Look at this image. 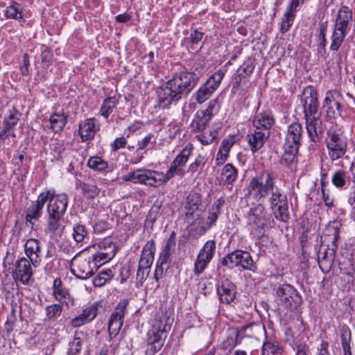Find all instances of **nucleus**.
Returning a JSON list of instances; mask_svg holds the SVG:
<instances>
[{
  "mask_svg": "<svg viewBox=\"0 0 355 355\" xmlns=\"http://www.w3.org/2000/svg\"><path fill=\"white\" fill-rule=\"evenodd\" d=\"M67 119L68 115L62 110L51 113L49 119L51 130L55 133L60 132L64 128Z\"/></svg>",
  "mask_w": 355,
  "mask_h": 355,
  "instance_id": "obj_34",
  "label": "nucleus"
},
{
  "mask_svg": "<svg viewBox=\"0 0 355 355\" xmlns=\"http://www.w3.org/2000/svg\"><path fill=\"white\" fill-rule=\"evenodd\" d=\"M241 343V339L237 336V333H234L232 336H228L225 340L222 343V348L231 352L233 349Z\"/></svg>",
  "mask_w": 355,
  "mask_h": 355,
  "instance_id": "obj_53",
  "label": "nucleus"
},
{
  "mask_svg": "<svg viewBox=\"0 0 355 355\" xmlns=\"http://www.w3.org/2000/svg\"><path fill=\"white\" fill-rule=\"evenodd\" d=\"M125 182L142 184L148 187H157L168 181L163 172L155 170L139 168L129 172L122 178Z\"/></svg>",
  "mask_w": 355,
  "mask_h": 355,
  "instance_id": "obj_7",
  "label": "nucleus"
},
{
  "mask_svg": "<svg viewBox=\"0 0 355 355\" xmlns=\"http://www.w3.org/2000/svg\"><path fill=\"white\" fill-rule=\"evenodd\" d=\"M297 8L288 3L285 12L282 17L280 31L284 33L288 31L292 26L293 21L296 16Z\"/></svg>",
  "mask_w": 355,
  "mask_h": 355,
  "instance_id": "obj_37",
  "label": "nucleus"
},
{
  "mask_svg": "<svg viewBox=\"0 0 355 355\" xmlns=\"http://www.w3.org/2000/svg\"><path fill=\"white\" fill-rule=\"evenodd\" d=\"M25 257H19L14 264L13 277L22 284L29 283L33 275V264Z\"/></svg>",
  "mask_w": 355,
  "mask_h": 355,
  "instance_id": "obj_18",
  "label": "nucleus"
},
{
  "mask_svg": "<svg viewBox=\"0 0 355 355\" xmlns=\"http://www.w3.org/2000/svg\"><path fill=\"white\" fill-rule=\"evenodd\" d=\"M44 195L47 196L46 206L47 214L64 217L69 202V198L64 193H57L55 189L44 190Z\"/></svg>",
  "mask_w": 355,
  "mask_h": 355,
  "instance_id": "obj_14",
  "label": "nucleus"
},
{
  "mask_svg": "<svg viewBox=\"0 0 355 355\" xmlns=\"http://www.w3.org/2000/svg\"><path fill=\"white\" fill-rule=\"evenodd\" d=\"M119 103V98L115 96L105 98L103 101L98 114L102 116L105 119H107L110 115L113 112L114 110L116 107Z\"/></svg>",
  "mask_w": 355,
  "mask_h": 355,
  "instance_id": "obj_38",
  "label": "nucleus"
},
{
  "mask_svg": "<svg viewBox=\"0 0 355 355\" xmlns=\"http://www.w3.org/2000/svg\"><path fill=\"white\" fill-rule=\"evenodd\" d=\"M175 247V234L173 232L168 238L165 246L160 253L159 257L170 260L171 256L173 254Z\"/></svg>",
  "mask_w": 355,
  "mask_h": 355,
  "instance_id": "obj_50",
  "label": "nucleus"
},
{
  "mask_svg": "<svg viewBox=\"0 0 355 355\" xmlns=\"http://www.w3.org/2000/svg\"><path fill=\"white\" fill-rule=\"evenodd\" d=\"M338 246L334 245H327L321 244L318 252V265L324 273H327L331 269L335 258Z\"/></svg>",
  "mask_w": 355,
  "mask_h": 355,
  "instance_id": "obj_19",
  "label": "nucleus"
},
{
  "mask_svg": "<svg viewBox=\"0 0 355 355\" xmlns=\"http://www.w3.org/2000/svg\"><path fill=\"white\" fill-rule=\"evenodd\" d=\"M234 139L232 137L225 138L220 146L219 150L229 154L231 148L234 144Z\"/></svg>",
  "mask_w": 355,
  "mask_h": 355,
  "instance_id": "obj_61",
  "label": "nucleus"
},
{
  "mask_svg": "<svg viewBox=\"0 0 355 355\" xmlns=\"http://www.w3.org/2000/svg\"><path fill=\"white\" fill-rule=\"evenodd\" d=\"M87 166L97 172L103 173L108 168L107 162L99 156H93L89 158Z\"/></svg>",
  "mask_w": 355,
  "mask_h": 355,
  "instance_id": "obj_46",
  "label": "nucleus"
},
{
  "mask_svg": "<svg viewBox=\"0 0 355 355\" xmlns=\"http://www.w3.org/2000/svg\"><path fill=\"white\" fill-rule=\"evenodd\" d=\"M283 348L274 338L266 337L261 347V355H282Z\"/></svg>",
  "mask_w": 355,
  "mask_h": 355,
  "instance_id": "obj_36",
  "label": "nucleus"
},
{
  "mask_svg": "<svg viewBox=\"0 0 355 355\" xmlns=\"http://www.w3.org/2000/svg\"><path fill=\"white\" fill-rule=\"evenodd\" d=\"M17 321L16 311L14 308L12 309L10 313L7 317V320L5 322V329L8 334L12 331L15 324Z\"/></svg>",
  "mask_w": 355,
  "mask_h": 355,
  "instance_id": "obj_58",
  "label": "nucleus"
},
{
  "mask_svg": "<svg viewBox=\"0 0 355 355\" xmlns=\"http://www.w3.org/2000/svg\"><path fill=\"white\" fill-rule=\"evenodd\" d=\"M83 340L76 334L72 341L69 344L68 355H78L82 349Z\"/></svg>",
  "mask_w": 355,
  "mask_h": 355,
  "instance_id": "obj_55",
  "label": "nucleus"
},
{
  "mask_svg": "<svg viewBox=\"0 0 355 355\" xmlns=\"http://www.w3.org/2000/svg\"><path fill=\"white\" fill-rule=\"evenodd\" d=\"M129 302L127 299L121 300L110 315L108 322V331L110 338H115L119 333L123 319L128 313L127 306Z\"/></svg>",
  "mask_w": 355,
  "mask_h": 355,
  "instance_id": "obj_16",
  "label": "nucleus"
},
{
  "mask_svg": "<svg viewBox=\"0 0 355 355\" xmlns=\"http://www.w3.org/2000/svg\"><path fill=\"white\" fill-rule=\"evenodd\" d=\"M331 182L338 189H346L349 183V176L346 171L336 170L331 176Z\"/></svg>",
  "mask_w": 355,
  "mask_h": 355,
  "instance_id": "obj_43",
  "label": "nucleus"
},
{
  "mask_svg": "<svg viewBox=\"0 0 355 355\" xmlns=\"http://www.w3.org/2000/svg\"><path fill=\"white\" fill-rule=\"evenodd\" d=\"M156 143L155 135L152 133H149L146 135L141 141H139V147L140 149H146L148 148L149 144H155Z\"/></svg>",
  "mask_w": 355,
  "mask_h": 355,
  "instance_id": "obj_60",
  "label": "nucleus"
},
{
  "mask_svg": "<svg viewBox=\"0 0 355 355\" xmlns=\"http://www.w3.org/2000/svg\"><path fill=\"white\" fill-rule=\"evenodd\" d=\"M53 295L55 299L61 304L65 305L67 308L74 305V299L71 296L69 291L62 286L60 278H56L53 281Z\"/></svg>",
  "mask_w": 355,
  "mask_h": 355,
  "instance_id": "obj_26",
  "label": "nucleus"
},
{
  "mask_svg": "<svg viewBox=\"0 0 355 355\" xmlns=\"http://www.w3.org/2000/svg\"><path fill=\"white\" fill-rule=\"evenodd\" d=\"M207 162V157L202 154H198L193 162L188 166L187 173L191 176L194 175L197 172L201 171Z\"/></svg>",
  "mask_w": 355,
  "mask_h": 355,
  "instance_id": "obj_45",
  "label": "nucleus"
},
{
  "mask_svg": "<svg viewBox=\"0 0 355 355\" xmlns=\"http://www.w3.org/2000/svg\"><path fill=\"white\" fill-rule=\"evenodd\" d=\"M5 16L8 19L16 20L23 19L24 15L21 6L15 1H12L10 5L8 6L5 10Z\"/></svg>",
  "mask_w": 355,
  "mask_h": 355,
  "instance_id": "obj_47",
  "label": "nucleus"
},
{
  "mask_svg": "<svg viewBox=\"0 0 355 355\" xmlns=\"http://www.w3.org/2000/svg\"><path fill=\"white\" fill-rule=\"evenodd\" d=\"M47 200V196L44 195V191L41 192L36 202L28 208L26 215V220H38L42 215V210Z\"/></svg>",
  "mask_w": 355,
  "mask_h": 355,
  "instance_id": "obj_30",
  "label": "nucleus"
},
{
  "mask_svg": "<svg viewBox=\"0 0 355 355\" xmlns=\"http://www.w3.org/2000/svg\"><path fill=\"white\" fill-rule=\"evenodd\" d=\"M87 232L84 225L76 223L73 227L72 236L76 243L83 241Z\"/></svg>",
  "mask_w": 355,
  "mask_h": 355,
  "instance_id": "obj_54",
  "label": "nucleus"
},
{
  "mask_svg": "<svg viewBox=\"0 0 355 355\" xmlns=\"http://www.w3.org/2000/svg\"><path fill=\"white\" fill-rule=\"evenodd\" d=\"M216 250V243L214 240L207 241L200 250L194 263V273L198 276L207 267L213 258Z\"/></svg>",
  "mask_w": 355,
  "mask_h": 355,
  "instance_id": "obj_17",
  "label": "nucleus"
},
{
  "mask_svg": "<svg viewBox=\"0 0 355 355\" xmlns=\"http://www.w3.org/2000/svg\"><path fill=\"white\" fill-rule=\"evenodd\" d=\"M75 185L76 189L79 190L81 194L87 199H94L100 193V189L95 184L85 182L77 179Z\"/></svg>",
  "mask_w": 355,
  "mask_h": 355,
  "instance_id": "obj_35",
  "label": "nucleus"
},
{
  "mask_svg": "<svg viewBox=\"0 0 355 355\" xmlns=\"http://www.w3.org/2000/svg\"><path fill=\"white\" fill-rule=\"evenodd\" d=\"M325 144L331 162L342 159L347 153V139L343 132L336 127H331L327 130Z\"/></svg>",
  "mask_w": 355,
  "mask_h": 355,
  "instance_id": "obj_6",
  "label": "nucleus"
},
{
  "mask_svg": "<svg viewBox=\"0 0 355 355\" xmlns=\"http://www.w3.org/2000/svg\"><path fill=\"white\" fill-rule=\"evenodd\" d=\"M353 12L347 6H342L338 11L334 28L331 37L330 50L338 51L351 28Z\"/></svg>",
  "mask_w": 355,
  "mask_h": 355,
  "instance_id": "obj_5",
  "label": "nucleus"
},
{
  "mask_svg": "<svg viewBox=\"0 0 355 355\" xmlns=\"http://www.w3.org/2000/svg\"><path fill=\"white\" fill-rule=\"evenodd\" d=\"M303 113L306 121V129L310 140L313 143L320 141L323 132L319 102L316 89L309 85L304 89L301 98Z\"/></svg>",
  "mask_w": 355,
  "mask_h": 355,
  "instance_id": "obj_3",
  "label": "nucleus"
},
{
  "mask_svg": "<svg viewBox=\"0 0 355 355\" xmlns=\"http://www.w3.org/2000/svg\"><path fill=\"white\" fill-rule=\"evenodd\" d=\"M193 149V144L188 143L176 155L171 163L170 167L164 173L167 181L174 178L175 175L181 177L184 175L183 168L186 166L189 157L192 155Z\"/></svg>",
  "mask_w": 355,
  "mask_h": 355,
  "instance_id": "obj_15",
  "label": "nucleus"
},
{
  "mask_svg": "<svg viewBox=\"0 0 355 355\" xmlns=\"http://www.w3.org/2000/svg\"><path fill=\"white\" fill-rule=\"evenodd\" d=\"M275 299L279 306L288 310L297 309L302 302L301 295L289 284H283L277 288Z\"/></svg>",
  "mask_w": 355,
  "mask_h": 355,
  "instance_id": "obj_9",
  "label": "nucleus"
},
{
  "mask_svg": "<svg viewBox=\"0 0 355 355\" xmlns=\"http://www.w3.org/2000/svg\"><path fill=\"white\" fill-rule=\"evenodd\" d=\"M238 177V170L232 164H225L221 171L220 179L225 184H232Z\"/></svg>",
  "mask_w": 355,
  "mask_h": 355,
  "instance_id": "obj_41",
  "label": "nucleus"
},
{
  "mask_svg": "<svg viewBox=\"0 0 355 355\" xmlns=\"http://www.w3.org/2000/svg\"><path fill=\"white\" fill-rule=\"evenodd\" d=\"M169 329L170 326L166 323L163 324L162 320L156 322L153 324L152 329L147 334L146 355H154L162 349L166 337V331Z\"/></svg>",
  "mask_w": 355,
  "mask_h": 355,
  "instance_id": "obj_10",
  "label": "nucleus"
},
{
  "mask_svg": "<svg viewBox=\"0 0 355 355\" xmlns=\"http://www.w3.org/2000/svg\"><path fill=\"white\" fill-rule=\"evenodd\" d=\"M225 70L219 69L215 71L193 94V98L199 104H202L208 100L213 93L219 87L224 78Z\"/></svg>",
  "mask_w": 355,
  "mask_h": 355,
  "instance_id": "obj_13",
  "label": "nucleus"
},
{
  "mask_svg": "<svg viewBox=\"0 0 355 355\" xmlns=\"http://www.w3.org/2000/svg\"><path fill=\"white\" fill-rule=\"evenodd\" d=\"M101 266L94 254L85 258L76 254L71 261V272L79 279H87Z\"/></svg>",
  "mask_w": 355,
  "mask_h": 355,
  "instance_id": "obj_11",
  "label": "nucleus"
},
{
  "mask_svg": "<svg viewBox=\"0 0 355 355\" xmlns=\"http://www.w3.org/2000/svg\"><path fill=\"white\" fill-rule=\"evenodd\" d=\"M218 132L215 130L210 131L200 132L195 138L203 146H207L212 144L217 138Z\"/></svg>",
  "mask_w": 355,
  "mask_h": 355,
  "instance_id": "obj_49",
  "label": "nucleus"
},
{
  "mask_svg": "<svg viewBox=\"0 0 355 355\" xmlns=\"http://www.w3.org/2000/svg\"><path fill=\"white\" fill-rule=\"evenodd\" d=\"M25 258L33 264L35 268L40 266L41 263V243L36 239H28L24 245Z\"/></svg>",
  "mask_w": 355,
  "mask_h": 355,
  "instance_id": "obj_24",
  "label": "nucleus"
},
{
  "mask_svg": "<svg viewBox=\"0 0 355 355\" xmlns=\"http://www.w3.org/2000/svg\"><path fill=\"white\" fill-rule=\"evenodd\" d=\"M97 247L98 251L94 256L101 266L111 261L116 255L118 249L116 243L108 239L98 242Z\"/></svg>",
  "mask_w": 355,
  "mask_h": 355,
  "instance_id": "obj_20",
  "label": "nucleus"
},
{
  "mask_svg": "<svg viewBox=\"0 0 355 355\" xmlns=\"http://www.w3.org/2000/svg\"><path fill=\"white\" fill-rule=\"evenodd\" d=\"M63 217L47 214L46 225L44 232L52 240H57L61 236L62 230H61V220Z\"/></svg>",
  "mask_w": 355,
  "mask_h": 355,
  "instance_id": "obj_27",
  "label": "nucleus"
},
{
  "mask_svg": "<svg viewBox=\"0 0 355 355\" xmlns=\"http://www.w3.org/2000/svg\"><path fill=\"white\" fill-rule=\"evenodd\" d=\"M169 261L170 260L166 258L159 257L154 274V279L157 282L162 278L164 271L168 269Z\"/></svg>",
  "mask_w": 355,
  "mask_h": 355,
  "instance_id": "obj_52",
  "label": "nucleus"
},
{
  "mask_svg": "<svg viewBox=\"0 0 355 355\" xmlns=\"http://www.w3.org/2000/svg\"><path fill=\"white\" fill-rule=\"evenodd\" d=\"M221 264L229 268L240 266L244 270L254 272L257 266L248 252L236 250L225 256Z\"/></svg>",
  "mask_w": 355,
  "mask_h": 355,
  "instance_id": "obj_12",
  "label": "nucleus"
},
{
  "mask_svg": "<svg viewBox=\"0 0 355 355\" xmlns=\"http://www.w3.org/2000/svg\"><path fill=\"white\" fill-rule=\"evenodd\" d=\"M217 293L220 300L226 304H230L236 297V286L227 279H222L217 286Z\"/></svg>",
  "mask_w": 355,
  "mask_h": 355,
  "instance_id": "obj_25",
  "label": "nucleus"
},
{
  "mask_svg": "<svg viewBox=\"0 0 355 355\" xmlns=\"http://www.w3.org/2000/svg\"><path fill=\"white\" fill-rule=\"evenodd\" d=\"M340 270L345 276V281L349 286H353L355 282V261L352 255L344 259L340 263Z\"/></svg>",
  "mask_w": 355,
  "mask_h": 355,
  "instance_id": "obj_31",
  "label": "nucleus"
},
{
  "mask_svg": "<svg viewBox=\"0 0 355 355\" xmlns=\"http://www.w3.org/2000/svg\"><path fill=\"white\" fill-rule=\"evenodd\" d=\"M114 275L110 269L103 270L94 279L93 283L96 287H101L108 283Z\"/></svg>",
  "mask_w": 355,
  "mask_h": 355,
  "instance_id": "obj_51",
  "label": "nucleus"
},
{
  "mask_svg": "<svg viewBox=\"0 0 355 355\" xmlns=\"http://www.w3.org/2000/svg\"><path fill=\"white\" fill-rule=\"evenodd\" d=\"M261 329L262 327L259 324L251 322L238 330L236 331L237 336H239L241 340L243 338H256ZM263 329H264V327Z\"/></svg>",
  "mask_w": 355,
  "mask_h": 355,
  "instance_id": "obj_40",
  "label": "nucleus"
},
{
  "mask_svg": "<svg viewBox=\"0 0 355 355\" xmlns=\"http://www.w3.org/2000/svg\"><path fill=\"white\" fill-rule=\"evenodd\" d=\"M18 112L13 109L10 111L9 116L5 119L3 121V127L0 132V138L5 140L9 136H15L13 128L17 124L19 118L17 116Z\"/></svg>",
  "mask_w": 355,
  "mask_h": 355,
  "instance_id": "obj_33",
  "label": "nucleus"
},
{
  "mask_svg": "<svg viewBox=\"0 0 355 355\" xmlns=\"http://www.w3.org/2000/svg\"><path fill=\"white\" fill-rule=\"evenodd\" d=\"M321 192L324 205L329 208L333 207L334 206V198L331 196L330 193L326 189H322V191Z\"/></svg>",
  "mask_w": 355,
  "mask_h": 355,
  "instance_id": "obj_64",
  "label": "nucleus"
},
{
  "mask_svg": "<svg viewBox=\"0 0 355 355\" xmlns=\"http://www.w3.org/2000/svg\"><path fill=\"white\" fill-rule=\"evenodd\" d=\"M99 123L95 117L87 119L80 121L78 125V133L81 141L86 142L92 140L99 130Z\"/></svg>",
  "mask_w": 355,
  "mask_h": 355,
  "instance_id": "obj_22",
  "label": "nucleus"
},
{
  "mask_svg": "<svg viewBox=\"0 0 355 355\" xmlns=\"http://www.w3.org/2000/svg\"><path fill=\"white\" fill-rule=\"evenodd\" d=\"M302 137L303 129L301 123L293 122L288 126L284 144V153L281 159L282 164L288 166L295 161Z\"/></svg>",
  "mask_w": 355,
  "mask_h": 355,
  "instance_id": "obj_4",
  "label": "nucleus"
},
{
  "mask_svg": "<svg viewBox=\"0 0 355 355\" xmlns=\"http://www.w3.org/2000/svg\"><path fill=\"white\" fill-rule=\"evenodd\" d=\"M199 80L197 73L184 71L174 74L156 89L157 103L162 109L176 105L183 96H187Z\"/></svg>",
  "mask_w": 355,
  "mask_h": 355,
  "instance_id": "obj_2",
  "label": "nucleus"
},
{
  "mask_svg": "<svg viewBox=\"0 0 355 355\" xmlns=\"http://www.w3.org/2000/svg\"><path fill=\"white\" fill-rule=\"evenodd\" d=\"M334 101V97L331 91L326 93L325 98L323 101V107L325 109L327 114H334V107L332 103Z\"/></svg>",
  "mask_w": 355,
  "mask_h": 355,
  "instance_id": "obj_56",
  "label": "nucleus"
},
{
  "mask_svg": "<svg viewBox=\"0 0 355 355\" xmlns=\"http://www.w3.org/2000/svg\"><path fill=\"white\" fill-rule=\"evenodd\" d=\"M63 311V305L61 304H52L45 308L44 321L55 322L61 315Z\"/></svg>",
  "mask_w": 355,
  "mask_h": 355,
  "instance_id": "obj_44",
  "label": "nucleus"
},
{
  "mask_svg": "<svg viewBox=\"0 0 355 355\" xmlns=\"http://www.w3.org/2000/svg\"><path fill=\"white\" fill-rule=\"evenodd\" d=\"M155 250V243L153 239L148 241L143 248L136 275L137 287L141 286L149 275Z\"/></svg>",
  "mask_w": 355,
  "mask_h": 355,
  "instance_id": "obj_8",
  "label": "nucleus"
},
{
  "mask_svg": "<svg viewBox=\"0 0 355 355\" xmlns=\"http://www.w3.org/2000/svg\"><path fill=\"white\" fill-rule=\"evenodd\" d=\"M204 35L205 33L203 32L200 31L198 29H194L191 31L189 37H188V40L191 44V48L195 49L193 46L195 45H198L200 43V42L202 40Z\"/></svg>",
  "mask_w": 355,
  "mask_h": 355,
  "instance_id": "obj_59",
  "label": "nucleus"
},
{
  "mask_svg": "<svg viewBox=\"0 0 355 355\" xmlns=\"http://www.w3.org/2000/svg\"><path fill=\"white\" fill-rule=\"evenodd\" d=\"M339 225L337 222L330 223L323 230L321 236V243L324 245L338 246L339 238Z\"/></svg>",
  "mask_w": 355,
  "mask_h": 355,
  "instance_id": "obj_29",
  "label": "nucleus"
},
{
  "mask_svg": "<svg viewBox=\"0 0 355 355\" xmlns=\"http://www.w3.org/2000/svg\"><path fill=\"white\" fill-rule=\"evenodd\" d=\"M127 144V139L124 137H120L116 139L110 144L111 149L113 151L124 148Z\"/></svg>",
  "mask_w": 355,
  "mask_h": 355,
  "instance_id": "obj_63",
  "label": "nucleus"
},
{
  "mask_svg": "<svg viewBox=\"0 0 355 355\" xmlns=\"http://www.w3.org/2000/svg\"><path fill=\"white\" fill-rule=\"evenodd\" d=\"M254 61L252 58H247L236 70L233 79L236 86H239L243 79L248 78L254 69Z\"/></svg>",
  "mask_w": 355,
  "mask_h": 355,
  "instance_id": "obj_32",
  "label": "nucleus"
},
{
  "mask_svg": "<svg viewBox=\"0 0 355 355\" xmlns=\"http://www.w3.org/2000/svg\"><path fill=\"white\" fill-rule=\"evenodd\" d=\"M221 212L218 213L216 210H213V209H210L208 212V216L205 223L204 229L205 230L210 229L213 225H215L216 220L219 215H220Z\"/></svg>",
  "mask_w": 355,
  "mask_h": 355,
  "instance_id": "obj_57",
  "label": "nucleus"
},
{
  "mask_svg": "<svg viewBox=\"0 0 355 355\" xmlns=\"http://www.w3.org/2000/svg\"><path fill=\"white\" fill-rule=\"evenodd\" d=\"M275 123V119L269 110L257 113L252 120L253 128L266 132L267 135H270L271 128Z\"/></svg>",
  "mask_w": 355,
  "mask_h": 355,
  "instance_id": "obj_21",
  "label": "nucleus"
},
{
  "mask_svg": "<svg viewBox=\"0 0 355 355\" xmlns=\"http://www.w3.org/2000/svg\"><path fill=\"white\" fill-rule=\"evenodd\" d=\"M50 148L55 153V156L60 157L64 151L65 147L62 141H56L50 144Z\"/></svg>",
  "mask_w": 355,
  "mask_h": 355,
  "instance_id": "obj_62",
  "label": "nucleus"
},
{
  "mask_svg": "<svg viewBox=\"0 0 355 355\" xmlns=\"http://www.w3.org/2000/svg\"><path fill=\"white\" fill-rule=\"evenodd\" d=\"M270 136L267 135L266 132L254 128L253 132L248 133L246 136V140L252 153H255L262 148Z\"/></svg>",
  "mask_w": 355,
  "mask_h": 355,
  "instance_id": "obj_28",
  "label": "nucleus"
},
{
  "mask_svg": "<svg viewBox=\"0 0 355 355\" xmlns=\"http://www.w3.org/2000/svg\"><path fill=\"white\" fill-rule=\"evenodd\" d=\"M220 108V105L219 103V101L218 98H215L213 100H211L206 107L205 110H198L199 112H201V113L205 115L207 119H209L210 121L212 119V118L216 115Z\"/></svg>",
  "mask_w": 355,
  "mask_h": 355,
  "instance_id": "obj_48",
  "label": "nucleus"
},
{
  "mask_svg": "<svg viewBox=\"0 0 355 355\" xmlns=\"http://www.w3.org/2000/svg\"><path fill=\"white\" fill-rule=\"evenodd\" d=\"M340 337L344 355H352L351 349L352 332L347 325L343 324L340 327Z\"/></svg>",
  "mask_w": 355,
  "mask_h": 355,
  "instance_id": "obj_39",
  "label": "nucleus"
},
{
  "mask_svg": "<svg viewBox=\"0 0 355 355\" xmlns=\"http://www.w3.org/2000/svg\"><path fill=\"white\" fill-rule=\"evenodd\" d=\"M210 120L203 115L201 112L198 111L191 123V128L193 132H200L205 130Z\"/></svg>",
  "mask_w": 355,
  "mask_h": 355,
  "instance_id": "obj_42",
  "label": "nucleus"
},
{
  "mask_svg": "<svg viewBox=\"0 0 355 355\" xmlns=\"http://www.w3.org/2000/svg\"><path fill=\"white\" fill-rule=\"evenodd\" d=\"M277 182L276 173L265 169L252 177L247 186L245 196L257 205L246 214V227L256 239L262 238L270 225V216L263 205L266 201L277 220L287 222L289 219L286 193Z\"/></svg>",
  "mask_w": 355,
  "mask_h": 355,
  "instance_id": "obj_1",
  "label": "nucleus"
},
{
  "mask_svg": "<svg viewBox=\"0 0 355 355\" xmlns=\"http://www.w3.org/2000/svg\"><path fill=\"white\" fill-rule=\"evenodd\" d=\"M100 306L101 302H96L86 307L82 313L71 320V326L73 328H78L85 324L92 322L96 318Z\"/></svg>",
  "mask_w": 355,
  "mask_h": 355,
  "instance_id": "obj_23",
  "label": "nucleus"
}]
</instances>
